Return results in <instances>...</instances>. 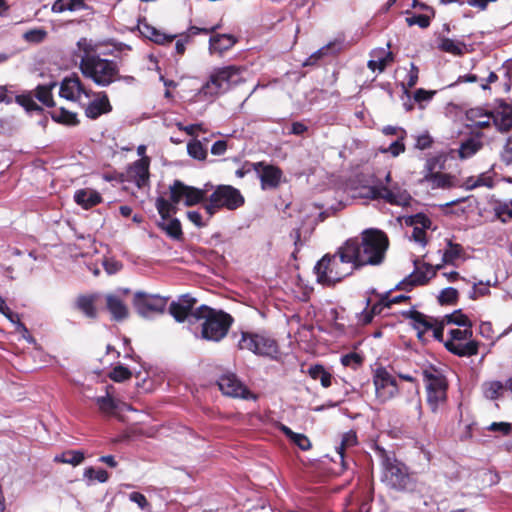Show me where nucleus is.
<instances>
[{
	"label": "nucleus",
	"mask_w": 512,
	"mask_h": 512,
	"mask_svg": "<svg viewBox=\"0 0 512 512\" xmlns=\"http://www.w3.org/2000/svg\"><path fill=\"white\" fill-rule=\"evenodd\" d=\"M409 26L417 25L421 28H427L430 25V17L424 14L412 15L406 18Z\"/></svg>",
	"instance_id": "62"
},
{
	"label": "nucleus",
	"mask_w": 512,
	"mask_h": 512,
	"mask_svg": "<svg viewBox=\"0 0 512 512\" xmlns=\"http://www.w3.org/2000/svg\"><path fill=\"white\" fill-rule=\"evenodd\" d=\"M112 111V105L110 104L108 95L105 91L99 92L97 98L92 100L85 109L86 117L95 120L103 114H107Z\"/></svg>",
	"instance_id": "17"
},
{
	"label": "nucleus",
	"mask_w": 512,
	"mask_h": 512,
	"mask_svg": "<svg viewBox=\"0 0 512 512\" xmlns=\"http://www.w3.org/2000/svg\"><path fill=\"white\" fill-rule=\"evenodd\" d=\"M373 383L376 397L382 403L391 400L399 392L396 378L385 368H377L375 370Z\"/></svg>",
	"instance_id": "11"
},
{
	"label": "nucleus",
	"mask_w": 512,
	"mask_h": 512,
	"mask_svg": "<svg viewBox=\"0 0 512 512\" xmlns=\"http://www.w3.org/2000/svg\"><path fill=\"white\" fill-rule=\"evenodd\" d=\"M168 297L150 294L144 291L135 292L132 305L135 311L144 318L163 314L166 310Z\"/></svg>",
	"instance_id": "7"
},
{
	"label": "nucleus",
	"mask_w": 512,
	"mask_h": 512,
	"mask_svg": "<svg viewBox=\"0 0 512 512\" xmlns=\"http://www.w3.org/2000/svg\"><path fill=\"white\" fill-rule=\"evenodd\" d=\"M439 47L441 50L453 55H461L467 50L465 43L450 38L442 39Z\"/></svg>",
	"instance_id": "35"
},
{
	"label": "nucleus",
	"mask_w": 512,
	"mask_h": 512,
	"mask_svg": "<svg viewBox=\"0 0 512 512\" xmlns=\"http://www.w3.org/2000/svg\"><path fill=\"white\" fill-rule=\"evenodd\" d=\"M462 253V247L459 244H453L452 242H448L447 248L443 252V262L447 264L454 263Z\"/></svg>",
	"instance_id": "47"
},
{
	"label": "nucleus",
	"mask_w": 512,
	"mask_h": 512,
	"mask_svg": "<svg viewBox=\"0 0 512 512\" xmlns=\"http://www.w3.org/2000/svg\"><path fill=\"white\" fill-rule=\"evenodd\" d=\"M79 52L74 56L80 58L79 69L85 78L91 79L97 86L108 87L121 81L122 75L116 61L101 58L86 38L77 42Z\"/></svg>",
	"instance_id": "1"
},
{
	"label": "nucleus",
	"mask_w": 512,
	"mask_h": 512,
	"mask_svg": "<svg viewBox=\"0 0 512 512\" xmlns=\"http://www.w3.org/2000/svg\"><path fill=\"white\" fill-rule=\"evenodd\" d=\"M486 429L499 435L507 436L512 431V424L508 422H493Z\"/></svg>",
	"instance_id": "58"
},
{
	"label": "nucleus",
	"mask_w": 512,
	"mask_h": 512,
	"mask_svg": "<svg viewBox=\"0 0 512 512\" xmlns=\"http://www.w3.org/2000/svg\"><path fill=\"white\" fill-rule=\"evenodd\" d=\"M424 179L431 183L432 188H446L450 187L453 183V178L450 175L439 172L425 175Z\"/></svg>",
	"instance_id": "39"
},
{
	"label": "nucleus",
	"mask_w": 512,
	"mask_h": 512,
	"mask_svg": "<svg viewBox=\"0 0 512 512\" xmlns=\"http://www.w3.org/2000/svg\"><path fill=\"white\" fill-rule=\"evenodd\" d=\"M248 71L244 67L226 66V83L228 85H237L246 80Z\"/></svg>",
	"instance_id": "30"
},
{
	"label": "nucleus",
	"mask_w": 512,
	"mask_h": 512,
	"mask_svg": "<svg viewBox=\"0 0 512 512\" xmlns=\"http://www.w3.org/2000/svg\"><path fill=\"white\" fill-rule=\"evenodd\" d=\"M415 148L419 150H425L432 146L433 138L430 136L428 132H423L417 136H415Z\"/></svg>",
	"instance_id": "61"
},
{
	"label": "nucleus",
	"mask_w": 512,
	"mask_h": 512,
	"mask_svg": "<svg viewBox=\"0 0 512 512\" xmlns=\"http://www.w3.org/2000/svg\"><path fill=\"white\" fill-rule=\"evenodd\" d=\"M188 154L197 160H204L207 156V150L198 140H193L187 145Z\"/></svg>",
	"instance_id": "48"
},
{
	"label": "nucleus",
	"mask_w": 512,
	"mask_h": 512,
	"mask_svg": "<svg viewBox=\"0 0 512 512\" xmlns=\"http://www.w3.org/2000/svg\"><path fill=\"white\" fill-rule=\"evenodd\" d=\"M99 409L106 413H111L115 410L116 405L110 396H102L96 399Z\"/></svg>",
	"instance_id": "63"
},
{
	"label": "nucleus",
	"mask_w": 512,
	"mask_h": 512,
	"mask_svg": "<svg viewBox=\"0 0 512 512\" xmlns=\"http://www.w3.org/2000/svg\"><path fill=\"white\" fill-rule=\"evenodd\" d=\"M84 476L90 480H97L98 482L104 483L109 479V474L104 469H94L93 467H88L85 469Z\"/></svg>",
	"instance_id": "56"
},
{
	"label": "nucleus",
	"mask_w": 512,
	"mask_h": 512,
	"mask_svg": "<svg viewBox=\"0 0 512 512\" xmlns=\"http://www.w3.org/2000/svg\"><path fill=\"white\" fill-rule=\"evenodd\" d=\"M56 86L55 82L45 84V85H38L35 88V97L45 106L47 107H53L55 105V102L53 100L52 90Z\"/></svg>",
	"instance_id": "29"
},
{
	"label": "nucleus",
	"mask_w": 512,
	"mask_h": 512,
	"mask_svg": "<svg viewBox=\"0 0 512 512\" xmlns=\"http://www.w3.org/2000/svg\"><path fill=\"white\" fill-rule=\"evenodd\" d=\"M406 224L413 226L412 239L425 246L427 243L426 230L431 229L432 222L425 214L419 213L410 216L406 220Z\"/></svg>",
	"instance_id": "15"
},
{
	"label": "nucleus",
	"mask_w": 512,
	"mask_h": 512,
	"mask_svg": "<svg viewBox=\"0 0 512 512\" xmlns=\"http://www.w3.org/2000/svg\"><path fill=\"white\" fill-rule=\"evenodd\" d=\"M385 308H389V306H388V303H386L385 297H382L378 303H375L372 306L370 312H367L364 314L363 319H362L363 323L364 324L370 323L372 321L373 315L381 314Z\"/></svg>",
	"instance_id": "54"
},
{
	"label": "nucleus",
	"mask_w": 512,
	"mask_h": 512,
	"mask_svg": "<svg viewBox=\"0 0 512 512\" xmlns=\"http://www.w3.org/2000/svg\"><path fill=\"white\" fill-rule=\"evenodd\" d=\"M84 7V0H56L52 5V12L75 11Z\"/></svg>",
	"instance_id": "37"
},
{
	"label": "nucleus",
	"mask_w": 512,
	"mask_h": 512,
	"mask_svg": "<svg viewBox=\"0 0 512 512\" xmlns=\"http://www.w3.org/2000/svg\"><path fill=\"white\" fill-rule=\"evenodd\" d=\"M504 390L505 385L500 381H487L482 384L483 395L490 400L498 399Z\"/></svg>",
	"instance_id": "31"
},
{
	"label": "nucleus",
	"mask_w": 512,
	"mask_h": 512,
	"mask_svg": "<svg viewBox=\"0 0 512 512\" xmlns=\"http://www.w3.org/2000/svg\"><path fill=\"white\" fill-rule=\"evenodd\" d=\"M403 315L411 320V325L417 331L418 339L425 342V335L433 327V321L435 319L416 310L406 311Z\"/></svg>",
	"instance_id": "16"
},
{
	"label": "nucleus",
	"mask_w": 512,
	"mask_h": 512,
	"mask_svg": "<svg viewBox=\"0 0 512 512\" xmlns=\"http://www.w3.org/2000/svg\"><path fill=\"white\" fill-rule=\"evenodd\" d=\"M226 396L246 400L256 398L255 395L234 374H226Z\"/></svg>",
	"instance_id": "21"
},
{
	"label": "nucleus",
	"mask_w": 512,
	"mask_h": 512,
	"mask_svg": "<svg viewBox=\"0 0 512 512\" xmlns=\"http://www.w3.org/2000/svg\"><path fill=\"white\" fill-rule=\"evenodd\" d=\"M170 199L174 204H179L182 200L188 207L197 205L206 199V190L193 186H188L180 180H174L169 187Z\"/></svg>",
	"instance_id": "10"
},
{
	"label": "nucleus",
	"mask_w": 512,
	"mask_h": 512,
	"mask_svg": "<svg viewBox=\"0 0 512 512\" xmlns=\"http://www.w3.org/2000/svg\"><path fill=\"white\" fill-rule=\"evenodd\" d=\"M76 93L78 95L85 94L89 96V93L85 90L83 83L77 75L65 78L60 86V96L67 100H74Z\"/></svg>",
	"instance_id": "22"
},
{
	"label": "nucleus",
	"mask_w": 512,
	"mask_h": 512,
	"mask_svg": "<svg viewBox=\"0 0 512 512\" xmlns=\"http://www.w3.org/2000/svg\"><path fill=\"white\" fill-rule=\"evenodd\" d=\"M224 35L216 33L211 35L209 39V51L212 55L222 56L224 53L223 44Z\"/></svg>",
	"instance_id": "50"
},
{
	"label": "nucleus",
	"mask_w": 512,
	"mask_h": 512,
	"mask_svg": "<svg viewBox=\"0 0 512 512\" xmlns=\"http://www.w3.org/2000/svg\"><path fill=\"white\" fill-rule=\"evenodd\" d=\"M489 287H490L489 282H487V283H483L482 281H480L478 283L474 282L472 285V289L469 293V298L476 300L479 297L488 295L490 293Z\"/></svg>",
	"instance_id": "53"
},
{
	"label": "nucleus",
	"mask_w": 512,
	"mask_h": 512,
	"mask_svg": "<svg viewBox=\"0 0 512 512\" xmlns=\"http://www.w3.org/2000/svg\"><path fill=\"white\" fill-rule=\"evenodd\" d=\"M237 341V346L241 350H248L253 354L276 360L279 357L280 350L277 341L265 333L241 332L240 336L233 333L231 336Z\"/></svg>",
	"instance_id": "4"
},
{
	"label": "nucleus",
	"mask_w": 512,
	"mask_h": 512,
	"mask_svg": "<svg viewBox=\"0 0 512 512\" xmlns=\"http://www.w3.org/2000/svg\"><path fill=\"white\" fill-rule=\"evenodd\" d=\"M15 102L22 106L27 112H43V108L34 101L31 92L17 95Z\"/></svg>",
	"instance_id": "36"
},
{
	"label": "nucleus",
	"mask_w": 512,
	"mask_h": 512,
	"mask_svg": "<svg viewBox=\"0 0 512 512\" xmlns=\"http://www.w3.org/2000/svg\"><path fill=\"white\" fill-rule=\"evenodd\" d=\"M195 322L203 320L202 338L211 341H220L224 337V311H215L214 309L201 305L196 308L191 315Z\"/></svg>",
	"instance_id": "6"
},
{
	"label": "nucleus",
	"mask_w": 512,
	"mask_h": 512,
	"mask_svg": "<svg viewBox=\"0 0 512 512\" xmlns=\"http://www.w3.org/2000/svg\"><path fill=\"white\" fill-rule=\"evenodd\" d=\"M480 141L476 139H468L467 141L463 142L458 149L459 157L461 159H467L475 155L481 148Z\"/></svg>",
	"instance_id": "42"
},
{
	"label": "nucleus",
	"mask_w": 512,
	"mask_h": 512,
	"mask_svg": "<svg viewBox=\"0 0 512 512\" xmlns=\"http://www.w3.org/2000/svg\"><path fill=\"white\" fill-rule=\"evenodd\" d=\"M47 36L43 29H31L24 33V39L28 42L41 43Z\"/></svg>",
	"instance_id": "60"
},
{
	"label": "nucleus",
	"mask_w": 512,
	"mask_h": 512,
	"mask_svg": "<svg viewBox=\"0 0 512 512\" xmlns=\"http://www.w3.org/2000/svg\"><path fill=\"white\" fill-rule=\"evenodd\" d=\"M166 233L174 238L180 239L183 235L181 223L177 218L171 219L166 226H162Z\"/></svg>",
	"instance_id": "55"
},
{
	"label": "nucleus",
	"mask_w": 512,
	"mask_h": 512,
	"mask_svg": "<svg viewBox=\"0 0 512 512\" xmlns=\"http://www.w3.org/2000/svg\"><path fill=\"white\" fill-rule=\"evenodd\" d=\"M501 160L507 167L512 168V135L507 139V142L501 153Z\"/></svg>",
	"instance_id": "64"
},
{
	"label": "nucleus",
	"mask_w": 512,
	"mask_h": 512,
	"mask_svg": "<svg viewBox=\"0 0 512 512\" xmlns=\"http://www.w3.org/2000/svg\"><path fill=\"white\" fill-rule=\"evenodd\" d=\"M156 208L163 220H167L170 218L171 214H175L177 211L176 204H174L171 200L168 201L163 197H158L156 199Z\"/></svg>",
	"instance_id": "43"
},
{
	"label": "nucleus",
	"mask_w": 512,
	"mask_h": 512,
	"mask_svg": "<svg viewBox=\"0 0 512 512\" xmlns=\"http://www.w3.org/2000/svg\"><path fill=\"white\" fill-rule=\"evenodd\" d=\"M495 216L502 222L512 219V200L499 201L494 205Z\"/></svg>",
	"instance_id": "41"
},
{
	"label": "nucleus",
	"mask_w": 512,
	"mask_h": 512,
	"mask_svg": "<svg viewBox=\"0 0 512 512\" xmlns=\"http://www.w3.org/2000/svg\"><path fill=\"white\" fill-rule=\"evenodd\" d=\"M279 430L296 446L301 450L307 451L311 448L312 444L309 438L302 433H296L292 431L288 426L284 424L279 425Z\"/></svg>",
	"instance_id": "26"
},
{
	"label": "nucleus",
	"mask_w": 512,
	"mask_h": 512,
	"mask_svg": "<svg viewBox=\"0 0 512 512\" xmlns=\"http://www.w3.org/2000/svg\"><path fill=\"white\" fill-rule=\"evenodd\" d=\"M74 201L83 209H91L103 201L101 194L92 189H79L74 194Z\"/></svg>",
	"instance_id": "24"
},
{
	"label": "nucleus",
	"mask_w": 512,
	"mask_h": 512,
	"mask_svg": "<svg viewBox=\"0 0 512 512\" xmlns=\"http://www.w3.org/2000/svg\"><path fill=\"white\" fill-rule=\"evenodd\" d=\"M449 334L450 339L448 341H466L472 337V330L467 327H464V329H451Z\"/></svg>",
	"instance_id": "59"
},
{
	"label": "nucleus",
	"mask_w": 512,
	"mask_h": 512,
	"mask_svg": "<svg viewBox=\"0 0 512 512\" xmlns=\"http://www.w3.org/2000/svg\"><path fill=\"white\" fill-rule=\"evenodd\" d=\"M0 312L7 317L12 323L17 322L19 327H21L23 330L27 331L26 326L20 322L19 315L14 313L7 305L5 299L0 296Z\"/></svg>",
	"instance_id": "52"
},
{
	"label": "nucleus",
	"mask_w": 512,
	"mask_h": 512,
	"mask_svg": "<svg viewBox=\"0 0 512 512\" xmlns=\"http://www.w3.org/2000/svg\"><path fill=\"white\" fill-rule=\"evenodd\" d=\"M139 31L140 33L147 39L151 40L152 42L164 45L167 43H171L175 38L176 35H170L166 34L154 26L150 25L146 21L139 23Z\"/></svg>",
	"instance_id": "23"
},
{
	"label": "nucleus",
	"mask_w": 512,
	"mask_h": 512,
	"mask_svg": "<svg viewBox=\"0 0 512 512\" xmlns=\"http://www.w3.org/2000/svg\"><path fill=\"white\" fill-rule=\"evenodd\" d=\"M445 346L448 351L460 357H469L478 353V343L470 339L459 342L446 341Z\"/></svg>",
	"instance_id": "25"
},
{
	"label": "nucleus",
	"mask_w": 512,
	"mask_h": 512,
	"mask_svg": "<svg viewBox=\"0 0 512 512\" xmlns=\"http://www.w3.org/2000/svg\"><path fill=\"white\" fill-rule=\"evenodd\" d=\"M224 81V68H218L215 73L211 74L209 80L203 85L202 92L205 95L217 94Z\"/></svg>",
	"instance_id": "27"
},
{
	"label": "nucleus",
	"mask_w": 512,
	"mask_h": 512,
	"mask_svg": "<svg viewBox=\"0 0 512 512\" xmlns=\"http://www.w3.org/2000/svg\"><path fill=\"white\" fill-rule=\"evenodd\" d=\"M84 453L80 450H68L55 457L56 462L77 466L84 461Z\"/></svg>",
	"instance_id": "34"
},
{
	"label": "nucleus",
	"mask_w": 512,
	"mask_h": 512,
	"mask_svg": "<svg viewBox=\"0 0 512 512\" xmlns=\"http://www.w3.org/2000/svg\"><path fill=\"white\" fill-rule=\"evenodd\" d=\"M381 480L388 487L395 490H405L411 483L406 466L396 459L391 458H386L383 461Z\"/></svg>",
	"instance_id": "8"
},
{
	"label": "nucleus",
	"mask_w": 512,
	"mask_h": 512,
	"mask_svg": "<svg viewBox=\"0 0 512 512\" xmlns=\"http://www.w3.org/2000/svg\"><path fill=\"white\" fill-rule=\"evenodd\" d=\"M149 165L150 158L148 156H144L135 161L130 167L129 174L139 188L147 185L149 181Z\"/></svg>",
	"instance_id": "20"
},
{
	"label": "nucleus",
	"mask_w": 512,
	"mask_h": 512,
	"mask_svg": "<svg viewBox=\"0 0 512 512\" xmlns=\"http://www.w3.org/2000/svg\"><path fill=\"white\" fill-rule=\"evenodd\" d=\"M458 300V290L453 287H447L440 291L438 301L440 304H454Z\"/></svg>",
	"instance_id": "51"
},
{
	"label": "nucleus",
	"mask_w": 512,
	"mask_h": 512,
	"mask_svg": "<svg viewBox=\"0 0 512 512\" xmlns=\"http://www.w3.org/2000/svg\"><path fill=\"white\" fill-rule=\"evenodd\" d=\"M406 138H396L392 141L387 147H381L379 151L384 154H390L393 157H397L400 154L405 152V143L404 140Z\"/></svg>",
	"instance_id": "46"
},
{
	"label": "nucleus",
	"mask_w": 512,
	"mask_h": 512,
	"mask_svg": "<svg viewBox=\"0 0 512 512\" xmlns=\"http://www.w3.org/2000/svg\"><path fill=\"white\" fill-rule=\"evenodd\" d=\"M357 444V436L353 431H348L342 435L341 443L338 447H336L337 453L339 454L340 459L343 461L344 459V451L347 448L353 447Z\"/></svg>",
	"instance_id": "45"
},
{
	"label": "nucleus",
	"mask_w": 512,
	"mask_h": 512,
	"mask_svg": "<svg viewBox=\"0 0 512 512\" xmlns=\"http://www.w3.org/2000/svg\"><path fill=\"white\" fill-rule=\"evenodd\" d=\"M244 204V197L240 191L232 186L226 185V209L234 210Z\"/></svg>",
	"instance_id": "33"
},
{
	"label": "nucleus",
	"mask_w": 512,
	"mask_h": 512,
	"mask_svg": "<svg viewBox=\"0 0 512 512\" xmlns=\"http://www.w3.org/2000/svg\"><path fill=\"white\" fill-rule=\"evenodd\" d=\"M415 270L401 283L403 289L407 286L423 285L435 276L436 270L440 269V265L433 267L427 263L414 262Z\"/></svg>",
	"instance_id": "14"
},
{
	"label": "nucleus",
	"mask_w": 512,
	"mask_h": 512,
	"mask_svg": "<svg viewBox=\"0 0 512 512\" xmlns=\"http://www.w3.org/2000/svg\"><path fill=\"white\" fill-rule=\"evenodd\" d=\"M344 245L358 269L380 265L385 259L389 239L382 230L368 228L362 231L360 238H350Z\"/></svg>",
	"instance_id": "2"
},
{
	"label": "nucleus",
	"mask_w": 512,
	"mask_h": 512,
	"mask_svg": "<svg viewBox=\"0 0 512 512\" xmlns=\"http://www.w3.org/2000/svg\"><path fill=\"white\" fill-rule=\"evenodd\" d=\"M357 269L348 250L343 244L335 254H326L316 264L314 271L317 281L326 286H333L351 275Z\"/></svg>",
	"instance_id": "3"
},
{
	"label": "nucleus",
	"mask_w": 512,
	"mask_h": 512,
	"mask_svg": "<svg viewBox=\"0 0 512 512\" xmlns=\"http://www.w3.org/2000/svg\"><path fill=\"white\" fill-rule=\"evenodd\" d=\"M443 319H444L445 323H447V324H455V325H458L461 327H467V328L472 327L471 321L460 310H457L451 314L445 315Z\"/></svg>",
	"instance_id": "44"
},
{
	"label": "nucleus",
	"mask_w": 512,
	"mask_h": 512,
	"mask_svg": "<svg viewBox=\"0 0 512 512\" xmlns=\"http://www.w3.org/2000/svg\"><path fill=\"white\" fill-rule=\"evenodd\" d=\"M251 165L260 179L263 190L276 189L280 185L283 172L279 167L263 161Z\"/></svg>",
	"instance_id": "12"
},
{
	"label": "nucleus",
	"mask_w": 512,
	"mask_h": 512,
	"mask_svg": "<svg viewBox=\"0 0 512 512\" xmlns=\"http://www.w3.org/2000/svg\"><path fill=\"white\" fill-rule=\"evenodd\" d=\"M51 118L56 123L66 126H77L79 124L77 114L65 109L64 107H60L51 112Z\"/></svg>",
	"instance_id": "28"
},
{
	"label": "nucleus",
	"mask_w": 512,
	"mask_h": 512,
	"mask_svg": "<svg viewBox=\"0 0 512 512\" xmlns=\"http://www.w3.org/2000/svg\"><path fill=\"white\" fill-rule=\"evenodd\" d=\"M197 303L196 298L191 297L189 294L182 295L178 301L172 302L169 306V312L177 322H184L188 320L191 324L195 323L194 305Z\"/></svg>",
	"instance_id": "13"
},
{
	"label": "nucleus",
	"mask_w": 512,
	"mask_h": 512,
	"mask_svg": "<svg viewBox=\"0 0 512 512\" xmlns=\"http://www.w3.org/2000/svg\"><path fill=\"white\" fill-rule=\"evenodd\" d=\"M494 124L500 131H507L512 127V107H505L494 117Z\"/></svg>",
	"instance_id": "38"
},
{
	"label": "nucleus",
	"mask_w": 512,
	"mask_h": 512,
	"mask_svg": "<svg viewBox=\"0 0 512 512\" xmlns=\"http://www.w3.org/2000/svg\"><path fill=\"white\" fill-rule=\"evenodd\" d=\"M132 377V372L123 365L115 366L109 373V378L114 382H124Z\"/></svg>",
	"instance_id": "49"
},
{
	"label": "nucleus",
	"mask_w": 512,
	"mask_h": 512,
	"mask_svg": "<svg viewBox=\"0 0 512 512\" xmlns=\"http://www.w3.org/2000/svg\"><path fill=\"white\" fill-rule=\"evenodd\" d=\"M366 196L371 199H384L386 202L397 206H408L412 200L410 194L398 185H376L367 188Z\"/></svg>",
	"instance_id": "9"
},
{
	"label": "nucleus",
	"mask_w": 512,
	"mask_h": 512,
	"mask_svg": "<svg viewBox=\"0 0 512 512\" xmlns=\"http://www.w3.org/2000/svg\"><path fill=\"white\" fill-rule=\"evenodd\" d=\"M422 375L427 392V403L431 411L437 413L447 401V379L443 372L434 366L423 368Z\"/></svg>",
	"instance_id": "5"
},
{
	"label": "nucleus",
	"mask_w": 512,
	"mask_h": 512,
	"mask_svg": "<svg viewBox=\"0 0 512 512\" xmlns=\"http://www.w3.org/2000/svg\"><path fill=\"white\" fill-rule=\"evenodd\" d=\"M445 158L442 155L430 157L427 159L425 164V175H431V173H436V169H441Z\"/></svg>",
	"instance_id": "57"
},
{
	"label": "nucleus",
	"mask_w": 512,
	"mask_h": 512,
	"mask_svg": "<svg viewBox=\"0 0 512 512\" xmlns=\"http://www.w3.org/2000/svg\"><path fill=\"white\" fill-rule=\"evenodd\" d=\"M378 53L385 55H375V59H372L368 62V67L372 71L378 70L379 72H383L387 65L393 61V55L391 52L385 53L384 50H381Z\"/></svg>",
	"instance_id": "40"
},
{
	"label": "nucleus",
	"mask_w": 512,
	"mask_h": 512,
	"mask_svg": "<svg viewBox=\"0 0 512 512\" xmlns=\"http://www.w3.org/2000/svg\"><path fill=\"white\" fill-rule=\"evenodd\" d=\"M99 299V293L80 294L76 298L75 308L79 310L85 317L89 319H96L98 317L96 303Z\"/></svg>",
	"instance_id": "18"
},
{
	"label": "nucleus",
	"mask_w": 512,
	"mask_h": 512,
	"mask_svg": "<svg viewBox=\"0 0 512 512\" xmlns=\"http://www.w3.org/2000/svg\"><path fill=\"white\" fill-rule=\"evenodd\" d=\"M308 374L314 380H319L321 385L324 388H328L331 386L332 375L330 372L325 370V368L321 365L311 366L308 370Z\"/></svg>",
	"instance_id": "32"
},
{
	"label": "nucleus",
	"mask_w": 512,
	"mask_h": 512,
	"mask_svg": "<svg viewBox=\"0 0 512 512\" xmlns=\"http://www.w3.org/2000/svg\"><path fill=\"white\" fill-rule=\"evenodd\" d=\"M106 309L111 315V319L121 322L128 318L129 309L125 302L116 294H107L105 296Z\"/></svg>",
	"instance_id": "19"
}]
</instances>
